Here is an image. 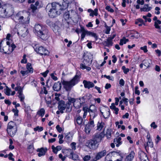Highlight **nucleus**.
Masks as SVG:
<instances>
[{
  "mask_svg": "<svg viewBox=\"0 0 161 161\" xmlns=\"http://www.w3.org/2000/svg\"><path fill=\"white\" fill-rule=\"evenodd\" d=\"M3 11L5 12L0 14L3 17H9L11 16L13 20L16 23L21 24L25 25L29 23V20L25 17L24 13L19 12L15 15H13L14 10L13 8L9 5L3 6Z\"/></svg>",
  "mask_w": 161,
  "mask_h": 161,
  "instance_id": "1",
  "label": "nucleus"
},
{
  "mask_svg": "<svg viewBox=\"0 0 161 161\" xmlns=\"http://www.w3.org/2000/svg\"><path fill=\"white\" fill-rule=\"evenodd\" d=\"M67 5L64 6L56 2L53 3L51 4H48L46 7V10L48 12V14L51 18H54L57 15H59L61 12L66 8Z\"/></svg>",
  "mask_w": 161,
  "mask_h": 161,
  "instance_id": "2",
  "label": "nucleus"
},
{
  "mask_svg": "<svg viewBox=\"0 0 161 161\" xmlns=\"http://www.w3.org/2000/svg\"><path fill=\"white\" fill-rule=\"evenodd\" d=\"M34 33L41 39L45 40L49 37L48 30L42 25L36 24L34 28Z\"/></svg>",
  "mask_w": 161,
  "mask_h": 161,
  "instance_id": "3",
  "label": "nucleus"
},
{
  "mask_svg": "<svg viewBox=\"0 0 161 161\" xmlns=\"http://www.w3.org/2000/svg\"><path fill=\"white\" fill-rule=\"evenodd\" d=\"M80 78V76L76 75L70 80L66 81L63 80L61 83L65 90L67 91H70L72 87L79 82Z\"/></svg>",
  "mask_w": 161,
  "mask_h": 161,
  "instance_id": "4",
  "label": "nucleus"
},
{
  "mask_svg": "<svg viewBox=\"0 0 161 161\" xmlns=\"http://www.w3.org/2000/svg\"><path fill=\"white\" fill-rule=\"evenodd\" d=\"M7 131L8 135L11 136H14L16 131V127L15 124L13 121L9 122L8 125Z\"/></svg>",
  "mask_w": 161,
  "mask_h": 161,
  "instance_id": "5",
  "label": "nucleus"
},
{
  "mask_svg": "<svg viewBox=\"0 0 161 161\" xmlns=\"http://www.w3.org/2000/svg\"><path fill=\"white\" fill-rule=\"evenodd\" d=\"M91 58V56H84V60L83 61V63L80 64V68L83 69H86L88 71L90 70L91 69V68L90 67H87L86 66V65H88L90 63Z\"/></svg>",
  "mask_w": 161,
  "mask_h": 161,
  "instance_id": "6",
  "label": "nucleus"
},
{
  "mask_svg": "<svg viewBox=\"0 0 161 161\" xmlns=\"http://www.w3.org/2000/svg\"><path fill=\"white\" fill-rule=\"evenodd\" d=\"M95 126L94 120L89 119L88 124L86 125L85 128L86 133L87 134L90 133L91 130Z\"/></svg>",
  "mask_w": 161,
  "mask_h": 161,
  "instance_id": "7",
  "label": "nucleus"
},
{
  "mask_svg": "<svg viewBox=\"0 0 161 161\" xmlns=\"http://www.w3.org/2000/svg\"><path fill=\"white\" fill-rule=\"evenodd\" d=\"M89 112L90 113V116L89 119L93 120L98 114L97 109L94 106H90L89 110Z\"/></svg>",
  "mask_w": 161,
  "mask_h": 161,
  "instance_id": "8",
  "label": "nucleus"
},
{
  "mask_svg": "<svg viewBox=\"0 0 161 161\" xmlns=\"http://www.w3.org/2000/svg\"><path fill=\"white\" fill-rule=\"evenodd\" d=\"M104 134L103 132H102L99 133H97L95 134L92 138V139L94 140L96 143L99 144L100 142L102 139L104 137Z\"/></svg>",
  "mask_w": 161,
  "mask_h": 161,
  "instance_id": "9",
  "label": "nucleus"
},
{
  "mask_svg": "<svg viewBox=\"0 0 161 161\" xmlns=\"http://www.w3.org/2000/svg\"><path fill=\"white\" fill-rule=\"evenodd\" d=\"M36 52L41 55H44L45 56L48 55L49 52L48 50L42 47H40L38 48L36 47L35 49Z\"/></svg>",
  "mask_w": 161,
  "mask_h": 161,
  "instance_id": "10",
  "label": "nucleus"
},
{
  "mask_svg": "<svg viewBox=\"0 0 161 161\" xmlns=\"http://www.w3.org/2000/svg\"><path fill=\"white\" fill-rule=\"evenodd\" d=\"M77 15V14L75 11L71 10L65 13L64 15V17L65 19H67L69 18H75Z\"/></svg>",
  "mask_w": 161,
  "mask_h": 161,
  "instance_id": "11",
  "label": "nucleus"
},
{
  "mask_svg": "<svg viewBox=\"0 0 161 161\" xmlns=\"http://www.w3.org/2000/svg\"><path fill=\"white\" fill-rule=\"evenodd\" d=\"M2 42L0 43V51L5 54H9L11 53V50H10V46H5L2 48L1 47Z\"/></svg>",
  "mask_w": 161,
  "mask_h": 161,
  "instance_id": "12",
  "label": "nucleus"
},
{
  "mask_svg": "<svg viewBox=\"0 0 161 161\" xmlns=\"http://www.w3.org/2000/svg\"><path fill=\"white\" fill-rule=\"evenodd\" d=\"M107 152V150L106 149H104L97 153L95 157L96 160L95 161L99 160L104 156L106 154Z\"/></svg>",
  "mask_w": 161,
  "mask_h": 161,
  "instance_id": "13",
  "label": "nucleus"
},
{
  "mask_svg": "<svg viewBox=\"0 0 161 161\" xmlns=\"http://www.w3.org/2000/svg\"><path fill=\"white\" fill-rule=\"evenodd\" d=\"M99 144L96 143L92 139L90 141L88 144V147L92 149H96L98 147Z\"/></svg>",
  "mask_w": 161,
  "mask_h": 161,
  "instance_id": "14",
  "label": "nucleus"
},
{
  "mask_svg": "<svg viewBox=\"0 0 161 161\" xmlns=\"http://www.w3.org/2000/svg\"><path fill=\"white\" fill-rule=\"evenodd\" d=\"M103 112L100 110V112L103 117L107 119L108 118L110 115V111L108 108H106L103 109Z\"/></svg>",
  "mask_w": 161,
  "mask_h": 161,
  "instance_id": "15",
  "label": "nucleus"
},
{
  "mask_svg": "<svg viewBox=\"0 0 161 161\" xmlns=\"http://www.w3.org/2000/svg\"><path fill=\"white\" fill-rule=\"evenodd\" d=\"M58 108L60 113L63 114L64 113V110L66 108V105L64 101H61L59 102Z\"/></svg>",
  "mask_w": 161,
  "mask_h": 161,
  "instance_id": "16",
  "label": "nucleus"
},
{
  "mask_svg": "<svg viewBox=\"0 0 161 161\" xmlns=\"http://www.w3.org/2000/svg\"><path fill=\"white\" fill-rule=\"evenodd\" d=\"M83 83L84 84V87L88 89H89L93 87L94 86V85L93 83L89 81L84 80Z\"/></svg>",
  "mask_w": 161,
  "mask_h": 161,
  "instance_id": "17",
  "label": "nucleus"
},
{
  "mask_svg": "<svg viewBox=\"0 0 161 161\" xmlns=\"http://www.w3.org/2000/svg\"><path fill=\"white\" fill-rule=\"evenodd\" d=\"M62 87L61 84L59 81L55 83L53 87V89L55 91L58 92L60 91Z\"/></svg>",
  "mask_w": 161,
  "mask_h": 161,
  "instance_id": "18",
  "label": "nucleus"
},
{
  "mask_svg": "<svg viewBox=\"0 0 161 161\" xmlns=\"http://www.w3.org/2000/svg\"><path fill=\"white\" fill-rule=\"evenodd\" d=\"M47 150V149L46 148H44L42 147L40 149H38L37 150V151L39 152L38 154V156L40 157L44 155Z\"/></svg>",
  "mask_w": 161,
  "mask_h": 161,
  "instance_id": "19",
  "label": "nucleus"
},
{
  "mask_svg": "<svg viewBox=\"0 0 161 161\" xmlns=\"http://www.w3.org/2000/svg\"><path fill=\"white\" fill-rule=\"evenodd\" d=\"M139 158L141 161H149L147 155L144 152H142L140 153Z\"/></svg>",
  "mask_w": 161,
  "mask_h": 161,
  "instance_id": "20",
  "label": "nucleus"
},
{
  "mask_svg": "<svg viewBox=\"0 0 161 161\" xmlns=\"http://www.w3.org/2000/svg\"><path fill=\"white\" fill-rule=\"evenodd\" d=\"M135 154V153L133 151H131L130 154L126 157L125 161H132Z\"/></svg>",
  "mask_w": 161,
  "mask_h": 161,
  "instance_id": "21",
  "label": "nucleus"
},
{
  "mask_svg": "<svg viewBox=\"0 0 161 161\" xmlns=\"http://www.w3.org/2000/svg\"><path fill=\"white\" fill-rule=\"evenodd\" d=\"M81 31L82 32L81 35V40H83L85 36L86 35L88 36V31L86 30L83 27H81L80 29Z\"/></svg>",
  "mask_w": 161,
  "mask_h": 161,
  "instance_id": "22",
  "label": "nucleus"
},
{
  "mask_svg": "<svg viewBox=\"0 0 161 161\" xmlns=\"http://www.w3.org/2000/svg\"><path fill=\"white\" fill-rule=\"evenodd\" d=\"M152 9V7L149 6L148 4H145L142 8H140L141 12H148L150 11Z\"/></svg>",
  "mask_w": 161,
  "mask_h": 161,
  "instance_id": "23",
  "label": "nucleus"
},
{
  "mask_svg": "<svg viewBox=\"0 0 161 161\" xmlns=\"http://www.w3.org/2000/svg\"><path fill=\"white\" fill-rule=\"evenodd\" d=\"M144 145L146 150H147V148H148L149 147L151 148L153 147V143L152 140L150 138H148L146 144H145Z\"/></svg>",
  "mask_w": 161,
  "mask_h": 161,
  "instance_id": "24",
  "label": "nucleus"
},
{
  "mask_svg": "<svg viewBox=\"0 0 161 161\" xmlns=\"http://www.w3.org/2000/svg\"><path fill=\"white\" fill-rule=\"evenodd\" d=\"M121 137H118L117 138H115L114 140V142L116 144L117 147H119L122 143L121 141Z\"/></svg>",
  "mask_w": 161,
  "mask_h": 161,
  "instance_id": "25",
  "label": "nucleus"
},
{
  "mask_svg": "<svg viewBox=\"0 0 161 161\" xmlns=\"http://www.w3.org/2000/svg\"><path fill=\"white\" fill-rule=\"evenodd\" d=\"M105 125V123L101 121V122H98L97 125V130L99 131L103 129Z\"/></svg>",
  "mask_w": 161,
  "mask_h": 161,
  "instance_id": "26",
  "label": "nucleus"
},
{
  "mask_svg": "<svg viewBox=\"0 0 161 161\" xmlns=\"http://www.w3.org/2000/svg\"><path fill=\"white\" fill-rule=\"evenodd\" d=\"M75 120L77 124L79 125H81L83 124V119L82 117L80 115H78L76 117Z\"/></svg>",
  "mask_w": 161,
  "mask_h": 161,
  "instance_id": "27",
  "label": "nucleus"
},
{
  "mask_svg": "<svg viewBox=\"0 0 161 161\" xmlns=\"http://www.w3.org/2000/svg\"><path fill=\"white\" fill-rule=\"evenodd\" d=\"M151 61L150 59H144L142 61V63H143L144 66L147 68H149L150 66V64Z\"/></svg>",
  "mask_w": 161,
  "mask_h": 161,
  "instance_id": "28",
  "label": "nucleus"
},
{
  "mask_svg": "<svg viewBox=\"0 0 161 161\" xmlns=\"http://www.w3.org/2000/svg\"><path fill=\"white\" fill-rule=\"evenodd\" d=\"M26 69L28 72L30 73H32L33 72V69L30 63H28L26 65Z\"/></svg>",
  "mask_w": 161,
  "mask_h": 161,
  "instance_id": "29",
  "label": "nucleus"
},
{
  "mask_svg": "<svg viewBox=\"0 0 161 161\" xmlns=\"http://www.w3.org/2000/svg\"><path fill=\"white\" fill-rule=\"evenodd\" d=\"M45 113V110L43 108H42L37 112L36 115H38L42 117L44 115Z\"/></svg>",
  "mask_w": 161,
  "mask_h": 161,
  "instance_id": "30",
  "label": "nucleus"
},
{
  "mask_svg": "<svg viewBox=\"0 0 161 161\" xmlns=\"http://www.w3.org/2000/svg\"><path fill=\"white\" fill-rule=\"evenodd\" d=\"M161 24V21L159 20H157L155 21L154 22V25L155 27V28L156 29H161V28L160 26L158 25L159 24Z\"/></svg>",
  "mask_w": 161,
  "mask_h": 161,
  "instance_id": "31",
  "label": "nucleus"
},
{
  "mask_svg": "<svg viewBox=\"0 0 161 161\" xmlns=\"http://www.w3.org/2000/svg\"><path fill=\"white\" fill-rule=\"evenodd\" d=\"M88 36H90L94 37L95 38V40L96 41L97 40L98 36L95 33L89 31H88Z\"/></svg>",
  "mask_w": 161,
  "mask_h": 161,
  "instance_id": "32",
  "label": "nucleus"
},
{
  "mask_svg": "<svg viewBox=\"0 0 161 161\" xmlns=\"http://www.w3.org/2000/svg\"><path fill=\"white\" fill-rule=\"evenodd\" d=\"M65 104L66 105L65 109H66V112H70L72 109V107L71 106V104L67 103Z\"/></svg>",
  "mask_w": 161,
  "mask_h": 161,
  "instance_id": "33",
  "label": "nucleus"
},
{
  "mask_svg": "<svg viewBox=\"0 0 161 161\" xmlns=\"http://www.w3.org/2000/svg\"><path fill=\"white\" fill-rule=\"evenodd\" d=\"M113 44V42H112V39H111L110 38H108L107 41L106 42V46L108 47H110L112 46Z\"/></svg>",
  "mask_w": 161,
  "mask_h": 161,
  "instance_id": "34",
  "label": "nucleus"
},
{
  "mask_svg": "<svg viewBox=\"0 0 161 161\" xmlns=\"http://www.w3.org/2000/svg\"><path fill=\"white\" fill-rule=\"evenodd\" d=\"M66 153L67 156H69L70 158L71 155L73 153V152L71 149H69L66 150Z\"/></svg>",
  "mask_w": 161,
  "mask_h": 161,
  "instance_id": "35",
  "label": "nucleus"
},
{
  "mask_svg": "<svg viewBox=\"0 0 161 161\" xmlns=\"http://www.w3.org/2000/svg\"><path fill=\"white\" fill-rule=\"evenodd\" d=\"M129 41V39L124 38L120 40L119 45H123L124 44H125L127 42Z\"/></svg>",
  "mask_w": 161,
  "mask_h": 161,
  "instance_id": "36",
  "label": "nucleus"
},
{
  "mask_svg": "<svg viewBox=\"0 0 161 161\" xmlns=\"http://www.w3.org/2000/svg\"><path fill=\"white\" fill-rule=\"evenodd\" d=\"M89 109L88 108H83V110L84 111V113L83 115V118L85 119L86 116L87 114V113L89 112Z\"/></svg>",
  "mask_w": 161,
  "mask_h": 161,
  "instance_id": "37",
  "label": "nucleus"
},
{
  "mask_svg": "<svg viewBox=\"0 0 161 161\" xmlns=\"http://www.w3.org/2000/svg\"><path fill=\"white\" fill-rule=\"evenodd\" d=\"M68 101L67 102V103L70 104H71V103H73L75 101V100L74 98H72L70 97H68Z\"/></svg>",
  "mask_w": 161,
  "mask_h": 161,
  "instance_id": "38",
  "label": "nucleus"
},
{
  "mask_svg": "<svg viewBox=\"0 0 161 161\" xmlns=\"http://www.w3.org/2000/svg\"><path fill=\"white\" fill-rule=\"evenodd\" d=\"M76 143L75 142H72L70 144V146L71 148V149L73 151L75 150L76 149Z\"/></svg>",
  "mask_w": 161,
  "mask_h": 161,
  "instance_id": "39",
  "label": "nucleus"
},
{
  "mask_svg": "<svg viewBox=\"0 0 161 161\" xmlns=\"http://www.w3.org/2000/svg\"><path fill=\"white\" fill-rule=\"evenodd\" d=\"M71 157L73 160H77L78 159L79 156L77 154H74L73 153V154L71 155Z\"/></svg>",
  "mask_w": 161,
  "mask_h": 161,
  "instance_id": "40",
  "label": "nucleus"
},
{
  "mask_svg": "<svg viewBox=\"0 0 161 161\" xmlns=\"http://www.w3.org/2000/svg\"><path fill=\"white\" fill-rule=\"evenodd\" d=\"M59 30V27L56 25H54L53 28V30L55 33L58 32Z\"/></svg>",
  "mask_w": 161,
  "mask_h": 161,
  "instance_id": "41",
  "label": "nucleus"
},
{
  "mask_svg": "<svg viewBox=\"0 0 161 161\" xmlns=\"http://www.w3.org/2000/svg\"><path fill=\"white\" fill-rule=\"evenodd\" d=\"M56 75V74L55 73V72L54 71L53 73H51L50 74V76L55 81L57 80H58V78L57 77L55 76V75Z\"/></svg>",
  "mask_w": 161,
  "mask_h": 161,
  "instance_id": "42",
  "label": "nucleus"
},
{
  "mask_svg": "<svg viewBox=\"0 0 161 161\" xmlns=\"http://www.w3.org/2000/svg\"><path fill=\"white\" fill-rule=\"evenodd\" d=\"M31 8L32 10V11L34 13L35 11L37 9V7L34 4H32L31 5Z\"/></svg>",
  "mask_w": 161,
  "mask_h": 161,
  "instance_id": "43",
  "label": "nucleus"
},
{
  "mask_svg": "<svg viewBox=\"0 0 161 161\" xmlns=\"http://www.w3.org/2000/svg\"><path fill=\"white\" fill-rule=\"evenodd\" d=\"M122 69L125 74H127L129 71V69L128 68H126L124 66L122 67Z\"/></svg>",
  "mask_w": 161,
  "mask_h": 161,
  "instance_id": "44",
  "label": "nucleus"
},
{
  "mask_svg": "<svg viewBox=\"0 0 161 161\" xmlns=\"http://www.w3.org/2000/svg\"><path fill=\"white\" fill-rule=\"evenodd\" d=\"M18 97L20 98V100L21 102H24L25 99V96L23 93L19 95Z\"/></svg>",
  "mask_w": 161,
  "mask_h": 161,
  "instance_id": "45",
  "label": "nucleus"
},
{
  "mask_svg": "<svg viewBox=\"0 0 161 161\" xmlns=\"http://www.w3.org/2000/svg\"><path fill=\"white\" fill-rule=\"evenodd\" d=\"M11 91L10 89L8 87H6V89L5 91V94L8 95L9 96L10 95V92Z\"/></svg>",
  "mask_w": 161,
  "mask_h": 161,
  "instance_id": "46",
  "label": "nucleus"
},
{
  "mask_svg": "<svg viewBox=\"0 0 161 161\" xmlns=\"http://www.w3.org/2000/svg\"><path fill=\"white\" fill-rule=\"evenodd\" d=\"M43 130V128L42 127H39V126L36 127L34 128L35 131H41Z\"/></svg>",
  "mask_w": 161,
  "mask_h": 161,
  "instance_id": "47",
  "label": "nucleus"
},
{
  "mask_svg": "<svg viewBox=\"0 0 161 161\" xmlns=\"http://www.w3.org/2000/svg\"><path fill=\"white\" fill-rule=\"evenodd\" d=\"M92 95H91V94H90L89 93H88V94H87L85 96H84V97H82V98L84 99V98L85 97V98L89 100V99H91L92 98Z\"/></svg>",
  "mask_w": 161,
  "mask_h": 161,
  "instance_id": "48",
  "label": "nucleus"
},
{
  "mask_svg": "<svg viewBox=\"0 0 161 161\" xmlns=\"http://www.w3.org/2000/svg\"><path fill=\"white\" fill-rule=\"evenodd\" d=\"M105 9L106 10L111 13H113L114 12V10L110 6H106L105 8Z\"/></svg>",
  "mask_w": 161,
  "mask_h": 161,
  "instance_id": "49",
  "label": "nucleus"
},
{
  "mask_svg": "<svg viewBox=\"0 0 161 161\" xmlns=\"http://www.w3.org/2000/svg\"><path fill=\"white\" fill-rule=\"evenodd\" d=\"M49 70L48 69L45 72L42 73L41 74L44 77H46L48 73Z\"/></svg>",
  "mask_w": 161,
  "mask_h": 161,
  "instance_id": "50",
  "label": "nucleus"
},
{
  "mask_svg": "<svg viewBox=\"0 0 161 161\" xmlns=\"http://www.w3.org/2000/svg\"><path fill=\"white\" fill-rule=\"evenodd\" d=\"M20 73L22 76H24L27 75L29 73L28 72V70H26L25 71L21 70L20 71Z\"/></svg>",
  "mask_w": 161,
  "mask_h": 161,
  "instance_id": "51",
  "label": "nucleus"
},
{
  "mask_svg": "<svg viewBox=\"0 0 161 161\" xmlns=\"http://www.w3.org/2000/svg\"><path fill=\"white\" fill-rule=\"evenodd\" d=\"M12 111L14 113V115L15 116H18L19 110L17 109V108L13 109Z\"/></svg>",
  "mask_w": 161,
  "mask_h": 161,
  "instance_id": "52",
  "label": "nucleus"
},
{
  "mask_svg": "<svg viewBox=\"0 0 161 161\" xmlns=\"http://www.w3.org/2000/svg\"><path fill=\"white\" fill-rule=\"evenodd\" d=\"M28 150H30V149H31V151H29V153H33V146L32 145H29L28 147Z\"/></svg>",
  "mask_w": 161,
  "mask_h": 161,
  "instance_id": "53",
  "label": "nucleus"
},
{
  "mask_svg": "<svg viewBox=\"0 0 161 161\" xmlns=\"http://www.w3.org/2000/svg\"><path fill=\"white\" fill-rule=\"evenodd\" d=\"M55 99L58 101H59L60 100V98H59V97L60 96V94L56 93L55 94Z\"/></svg>",
  "mask_w": 161,
  "mask_h": 161,
  "instance_id": "54",
  "label": "nucleus"
},
{
  "mask_svg": "<svg viewBox=\"0 0 161 161\" xmlns=\"http://www.w3.org/2000/svg\"><path fill=\"white\" fill-rule=\"evenodd\" d=\"M16 46L14 44H12L10 46V50H11V53L14 50V49L15 48Z\"/></svg>",
  "mask_w": 161,
  "mask_h": 161,
  "instance_id": "55",
  "label": "nucleus"
},
{
  "mask_svg": "<svg viewBox=\"0 0 161 161\" xmlns=\"http://www.w3.org/2000/svg\"><path fill=\"white\" fill-rule=\"evenodd\" d=\"M140 49L142 50H143L144 53H146L147 51V47L146 46H145L143 47H141Z\"/></svg>",
  "mask_w": 161,
  "mask_h": 161,
  "instance_id": "56",
  "label": "nucleus"
},
{
  "mask_svg": "<svg viewBox=\"0 0 161 161\" xmlns=\"http://www.w3.org/2000/svg\"><path fill=\"white\" fill-rule=\"evenodd\" d=\"M56 128L58 131L59 133L61 132L62 131V128L60 127L58 125L56 126Z\"/></svg>",
  "mask_w": 161,
  "mask_h": 161,
  "instance_id": "57",
  "label": "nucleus"
},
{
  "mask_svg": "<svg viewBox=\"0 0 161 161\" xmlns=\"http://www.w3.org/2000/svg\"><path fill=\"white\" fill-rule=\"evenodd\" d=\"M59 158L61 159L62 161H64L66 157L65 156L63 157L62 154H60L59 155Z\"/></svg>",
  "mask_w": 161,
  "mask_h": 161,
  "instance_id": "58",
  "label": "nucleus"
},
{
  "mask_svg": "<svg viewBox=\"0 0 161 161\" xmlns=\"http://www.w3.org/2000/svg\"><path fill=\"white\" fill-rule=\"evenodd\" d=\"M119 84L121 86H124L125 84V81L123 79H121L119 80Z\"/></svg>",
  "mask_w": 161,
  "mask_h": 161,
  "instance_id": "59",
  "label": "nucleus"
},
{
  "mask_svg": "<svg viewBox=\"0 0 161 161\" xmlns=\"http://www.w3.org/2000/svg\"><path fill=\"white\" fill-rule=\"evenodd\" d=\"M26 55H24L23 56V58L22 59L21 61V63H26L27 62V60L25 58Z\"/></svg>",
  "mask_w": 161,
  "mask_h": 161,
  "instance_id": "60",
  "label": "nucleus"
},
{
  "mask_svg": "<svg viewBox=\"0 0 161 161\" xmlns=\"http://www.w3.org/2000/svg\"><path fill=\"white\" fill-rule=\"evenodd\" d=\"M91 158V157L90 156H89V155H86V156H85L84 158H83V160H84V161H89V160Z\"/></svg>",
  "mask_w": 161,
  "mask_h": 161,
  "instance_id": "61",
  "label": "nucleus"
},
{
  "mask_svg": "<svg viewBox=\"0 0 161 161\" xmlns=\"http://www.w3.org/2000/svg\"><path fill=\"white\" fill-rule=\"evenodd\" d=\"M105 161H112L110 159L109 154H108L105 157Z\"/></svg>",
  "mask_w": 161,
  "mask_h": 161,
  "instance_id": "62",
  "label": "nucleus"
},
{
  "mask_svg": "<svg viewBox=\"0 0 161 161\" xmlns=\"http://www.w3.org/2000/svg\"><path fill=\"white\" fill-rule=\"evenodd\" d=\"M52 148L53 149V152L57 154L58 151L56 149L55 147L54 146H52Z\"/></svg>",
  "mask_w": 161,
  "mask_h": 161,
  "instance_id": "63",
  "label": "nucleus"
},
{
  "mask_svg": "<svg viewBox=\"0 0 161 161\" xmlns=\"http://www.w3.org/2000/svg\"><path fill=\"white\" fill-rule=\"evenodd\" d=\"M106 28V31L105 33L106 34H109V32L110 31V27L109 26L107 27Z\"/></svg>",
  "mask_w": 161,
  "mask_h": 161,
  "instance_id": "64",
  "label": "nucleus"
}]
</instances>
